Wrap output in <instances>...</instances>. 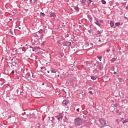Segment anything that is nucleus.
Returning a JSON list of instances; mask_svg holds the SVG:
<instances>
[{"label":"nucleus","mask_w":128,"mask_h":128,"mask_svg":"<svg viewBox=\"0 0 128 128\" xmlns=\"http://www.w3.org/2000/svg\"><path fill=\"white\" fill-rule=\"evenodd\" d=\"M74 124L75 126H82V120L80 118H76L74 119Z\"/></svg>","instance_id":"obj_1"},{"label":"nucleus","mask_w":128,"mask_h":128,"mask_svg":"<svg viewBox=\"0 0 128 128\" xmlns=\"http://www.w3.org/2000/svg\"><path fill=\"white\" fill-rule=\"evenodd\" d=\"M64 40H59L58 42H57V44L58 46H62V44H64Z\"/></svg>","instance_id":"obj_2"},{"label":"nucleus","mask_w":128,"mask_h":128,"mask_svg":"<svg viewBox=\"0 0 128 128\" xmlns=\"http://www.w3.org/2000/svg\"><path fill=\"white\" fill-rule=\"evenodd\" d=\"M64 46H72V43L68 42H64Z\"/></svg>","instance_id":"obj_3"},{"label":"nucleus","mask_w":128,"mask_h":128,"mask_svg":"<svg viewBox=\"0 0 128 128\" xmlns=\"http://www.w3.org/2000/svg\"><path fill=\"white\" fill-rule=\"evenodd\" d=\"M99 122H100V124H101L102 126H106V120H103L102 119H100L99 120Z\"/></svg>","instance_id":"obj_4"},{"label":"nucleus","mask_w":128,"mask_h":128,"mask_svg":"<svg viewBox=\"0 0 128 128\" xmlns=\"http://www.w3.org/2000/svg\"><path fill=\"white\" fill-rule=\"evenodd\" d=\"M68 102H70V101L68 100H64L63 102H62V104L64 105V106H67L68 105Z\"/></svg>","instance_id":"obj_5"},{"label":"nucleus","mask_w":128,"mask_h":128,"mask_svg":"<svg viewBox=\"0 0 128 128\" xmlns=\"http://www.w3.org/2000/svg\"><path fill=\"white\" fill-rule=\"evenodd\" d=\"M50 16L51 17L53 16V18H56V14L54 12H50Z\"/></svg>","instance_id":"obj_6"},{"label":"nucleus","mask_w":128,"mask_h":128,"mask_svg":"<svg viewBox=\"0 0 128 128\" xmlns=\"http://www.w3.org/2000/svg\"><path fill=\"white\" fill-rule=\"evenodd\" d=\"M30 52H34L36 50V49L34 48H32V46H30Z\"/></svg>","instance_id":"obj_7"},{"label":"nucleus","mask_w":128,"mask_h":128,"mask_svg":"<svg viewBox=\"0 0 128 128\" xmlns=\"http://www.w3.org/2000/svg\"><path fill=\"white\" fill-rule=\"evenodd\" d=\"M110 26L112 28H114V22H112V20L110 21Z\"/></svg>","instance_id":"obj_8"},{"label":"nucleus","mask_w":128,"mask_h":128,"mask_svg":"<svg viewBox=\"0 0 128 128\" xmlns=\"http://www.w3.org/2000/svg\"><path fill=\"white\" fill-rule=\"evenodd\" d=\"M95 24H96L97 26H100V24L98 20H96L95 22Z\"/></svg>","instance_id":"obj_9"},{"label":"nucleus","mask_w":128,"mask_h":128,"mask_svg":"<svg viewBox=\"0 0 128 128\" xmlns=\"http://www.w3.org/2000/svg\"><path fill=\"white\" fill-rule=\"evenodd\" d=\"M9 36H13V38H14V36H16V33L13 34L12 32H10Z\"/></svg>","instance_id":"obj_10"},{"label":"nucleus","mask_w":128,"mask_h":128,"mask_svg":"<svg viewBox=\"0 0 128 128\" xmlns=\"http://www.w3.org/2000/svg\"><path fill=\"white\" fill-rule=\"evenodd\" d=\"M112 52H114V50H112V51L110 49L108 50V52L110 54H112Z\"/></svg>","instance_id":"obj_11"},{"label":"nucleus","mask_w":128,"mask_h":128,"mask_svg":"<svg viewBox=\"0 0 128 128\" xmlns=\"http://www.w3.org/2000/svg\"><path fill=\"white\" fill-rule=\"evenodd\" d=\"M80 2H81L82 4H86V0H80Z\"/></svg>","instance_id":"obj_12"},{"label":"nucleus","mask_w":128,"mask_h":128,"mask_svg":"<svg viewBox=\"0 0 128 128\" xmlns=\"http://www.w3.org/2000/svg\"><path fill=\"white\" fill-rule=\"evenodd\" d=\"M16 92H17V94H20V90L17 89L16 90Z\"/></svg>","instance_id":"obj_13"},{"label":"nucleus","mask_w":128,"mask_h":128,"mask_svg":"<svg viewBox=\"0 0 128 128\" xmlns=\"http://www.w3.org/2000/svg\"><path fill=\"white\" fill-rule=\"evenodd\" d=\"M126 122H128V119L125 120L124 121L122 122V124H126Z\"/></svg>","instance_id":"obj_14"},{"label":"nucleus","mask_w":128,"mask_h":128,"mask_svg":"<svg viewBox=\"0 0 128 128\" xmlns=\"http://www.w3.org/2000/svg\"><path fill=\"white\" fill-rule=\"evenodd\" d=\"M91 78H92V80H96V77H94V76H92Z\"/></svg>","instance_id":"obj_15"},{"label":"nucleus","mask_w":128,"mask_h":128,"mask_svg":"<svg viewBox=\"0 0 128 128\" xmlns=\"http://www.w3.org/2000/svg\"><path fill=\"white\" fill-rule=\"evenodd\" d=\"M98 58L100 60V62H102V56H98Z\"/></svg>","instance_id":"obj_16"},{"label":"nucleus","mask_w":128,"mask_h":128,"mask_svg":"<svg viewBox=\"0 0 128 128\" xmlns=\"http://www.w3.org/2000/svg\"><path fill=\"white\" fill-rule=\"evenodd\" d=\"M115 24L116 26H118L120 25V22H116Z\"/></svg>","instance_id":"obj_17"},{"label":"nucleus","mask_w":128,"mask_h":128,"mask_svg":"<svg viewBox=\"0 0 128 128\" xmlns=\"http://www.w3.org/2000/svg\"><path fill=\"white\" fill-rule=\"evenodd\" d=\"M102 2L103 4H106V0H102Z\"/></svg>","instance_id":"obj_18"},{"label":"nucleus","mask_w":128,"mask_h":128,"mask_svg":"<svg viewBox=\"0 0 128 128\" xmlns=\"http://www.w3.org/2000/svg\"><path fill=\"white\" fill-rule=\"evenodd\" d=\"M35 50H40V48L38 47V46H36L34 47Z\"/></svg>","instance_id":"obj_19"},{"label":"nucleus","mask_w":128,"mask_h":128,"mask_svg":"<svg viewBox=\"0 0 128 128\" xmlns=\"http://www.w3.org/2000/svg\"><path fill=\"white\" fill-rule=\"evenodd\" d=\"M22 50L23 52H26V48L23 47V48H22Z\"/></svg>","instance_id":"obj_20"},{"label":"nucleus","mask_w":128,"mask_h":128,"mask_svg":"<svg viewBox=\"0 0 128 128\" xmlns=\"http://www.w3.org/2000/svg\"><path fill=\"white\" fill-rule=\"evenodd\" d=\"M99 22H101V23H102V20H98Z\"/></svg>","instance_id":"obj_21"},{"label":"nucleus","mask_w":128,"mask_h":128,"mask_svg":"<svg viewBox=\"0 0 128 128\" xmlns=\"http://www.w3.org/2000/svg\"><path fill=\"white\" fill-rule=\"evenodd\" d=\"M89 94H92V92L90 91Z\"/></svg>","instance_id":"obj_22"},{"label":"nucleus","mask_w":128,"mask_h":128,"mask_svg":"<svg viewBox=\"0 0 128 128\" xmlns=\"http://www.w3.org/2000/svg\"><path fill=\"white\" fill-rule=\"evenodd\" d=\"M45 43H46L45 42H43L42 43V46H44V44H45Z\"/></svg>","instance_id":"obj_23"},{"label":"nucleus","mask_w":128,"mask_h":128,"mask_svg":"<svg viewBox=\"0 0 128 128\" xmlns=\"http://www.w3.org/2000/svg\"><path fill=\"white\" fill-rule=\"evenodd\" d=\"M77 112H80V108H78L76 109Z\"/></svg>","instance_id":"obj_24"},{"label":"nucleus","mask_w":128,"mask_h":128,"mask_svg":"<svg viewBox=\"0 0 128 128\" xmlns=\"http://www.w3.org/2000/svg\"><path fill=\"white\" fill-rule=\"evenodd\" d=\"M42 16H45L44 13H42Z\"/></svg>","instance_id":"obj_25"},{"label":"nucleus","mask_w":128,"mask_h":128,"mask_svg":"<svg viewBox=\"0 0 128 128\" xmlns=\"http://www.w3.org/2000/svg\"><path fill=\"white\" fill-rule=\"evenodd\" d=\"M66 38H68V33H66Z\"/></svg>","instance_id":"obj_26"},{"label":"nucleus","mask_w":128,"mask_h":128,"mask_svg":"<svg viewBox=\"0 0 128 128\" xmlns=\"http://www.w3.org/2000/svg\"><path fill=\"white\" fill-rule=\"evenodd\" d=\"M12 74H14V71L12 70Z\"/></svg>","instance_id":"obj_27"},{"label":"nucleus","mask_w":128,"mask_h":128,"mask_svg":"<svg viewBox=\"0 0 128 128\" xmlns=\"http://www.w3.org/2000/svg\"><path fill=\"white\" fill-rule=\"evenodd\" d=\"M88 2L90 3L92 2V0H88Z\"/></svg>","instance_id":"obj_28"},{"label":"nucleus","mask_w":128,"mask_h":128,"mask_svg":"<svg viewBox=\"0 0 128 128\" xmlns=\"http://www.w3.org/2000/svg\"><path fill=\"white\" fill-rule=\"evenodd\" d=\"M114 74H116V72H114Z\"/></svg>","instance_id":"obj_29"},{"label":"nucleus","mask_w":128,"mask_h":128,"mask_svg":"<svg viewBox=\"0 0 128 128\" xmlns=\"http://www.w3.org/2000/svg\"><path fill=\"white\" fill-rule=\"evenodd\" d=\"M90 46H94V44L92 43L90 44Z\"/></svg>","instance_id":"obj_30"},{"label":"nucleus","mask_w":128,"mask_h":128,"mask_svg":"<svg viewBox=\"0 0 128 128\" xmlns=\"http://www.w3.org/2000/svg\"><path fill=\"white\" fill-rule=\"evenodd\" d=\"M42 86H44V83H42Z\"/></svg>","instance_id":"obj_31"},{"label":"nucleus","mask_w":128,"mask_h":128,"mask_svg":"<svg viewBox=\"0 0 128 128\" xmlns=\"http://www.w3.org/2000/svg\"><path fill=\"white\" fill-rule=\"evenodd\" d=\"M68 24V22H66V24Z\"/></svg>","instance_id":"obj_32"},{"label":"nucleus","mask_w":128,"mask_h":128,"mask_svg":"<svg viewBox=\"0 0 128 128\" xmlns=\"http://www.w3.org/2000/svg\"><path fill=\"white\" fill-rule=\"evenodd\" d=\"M52 72H56L52 71Z\"/></svg>","instance_id":"obj_33"},{"label":"nucleus","mask_w":128,"mask_h":128,"mask_svg":"<svg viewBox=\"0 0 128 128\" xmlns=\"http://www.w3.org/2000/svg\"><path fill=\"white\" fill-rule=\"evenodd\" d=\"M28 0H24V2H28Z\"/></svg>","instance_id":"obj_34"},{"label":"nucleus","mask_w":128,"mask_h":128,"mask_svg":"<svg viewBox=\"0 0 128 128\" xmlns=\"http://www.w3.org/2000/svg\"><path fill=\"white\" fill-rule=\"evenodd\" d=\"M38 0H34V2H36Z\"/></svg>","instance_id":"obj_35"},{"label":"nucleus","mask_w":128,"mask_h":128,"mask_svg":"<svg viewBox=\"0 0 128 128\" xmlns=\"http://www.w3.org/2000/svg\"><path fill=\"white\" fill-rule=\"evenodd\" d=\"M48 74H50V71H48Z\"/></svg>","instance_id":"obj_36"},{"label":"nucleus","mask_w":128,"mask_h":128,"mask_svg":"<svg viewBox=\"0 0 128 128\" xmlns=\"http://www.w3.org/2000/svg\"><path fill=\"white\" fill-rule=\"evenodd\" d=\"M58 76H60V75H58Z\"/></svg>","instance_id":"obj_37"},{"label":"nucleus","mask_w":128,"mask_h":128,"mask_svg":"<svg viewBox=\"0 0 128 128\" xmlns=\"http://www.w3.org/2000/svg\"><path fill=\"white\" fill-rule=\"evenodd\" d=\"M10 20H12V19H10Z\"/></svg>","instance_id":"obj_38"},{"label":"nucleus","mask_w":128,"mask_h":128,"mask_svg":"<svg viewBox=\"0 0 128 128\" xmlns=\"http://www.w3.org/2000/svg\"><path fill=\"white\" fill-rule=\"evenodd\" d=\"M40 14H42L43 13L41 12Z\"/></svg>","instance_id":"obj_39"},{"label":"nucleus","mask_w":128,"mask_h":128,"mask_svg":"<svg viewBox=\"0 0 128 128\" xmlns=\"http://www.w3.org/2000/svg\"><path fill=\"white\" fill-rule=\"evenodd\" d=\"M99 42H100V40H99Z\"/></svg>","instance_id":"obj_40"},{"label":"nucleus","mask_w":128,"mask_h":128,"mask_svg":"<svg viewBox=\"0 0 128 128\" xmlns=\"http://www.w3.org/2000/svg\"><path fill=\"white\" fill-rule=\"evenodd\" d=\"M30 2H32V0H30Z\"/></svg>","instance_id":"obj_41"},{"label":"nucleus","mask_w":128,"mask_h":128,"mask_svg":"<svg viewBox=\"0 0 128 128\" xmlns=\"http://www.w3.org/2000/svg\"><path fill=\"white\" fill-rule=\"evenodd\" d=\"M117 112H118V111H117Z\"/></svg>","instance_id":"obj_42"}]
</instances>
